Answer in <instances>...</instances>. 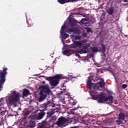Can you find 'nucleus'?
Masks as SVG:
<instances>
[{
    "mask_svg": "<svg viewBox=\"0 0 128 128\" xmlns=\"http://www.w3.org/2000/svg\"><path fill=\"white\" fill-rule=\"evenodd\" d=\"M54 104L50 102L43 104L41 105V108L43 109L40 110V112L38 114L33 116L32 119L35 120H42L46 116L44 110H50V108H54Z\"/></svg>",
    "mask_w": 128,
    "mask_h": 128,
    "instance_id": "1",
    "label": "nucleus"
},
{
    "mask_svg": "<svg viewBox=\"0 0 128 128\" xmlns=\"http://www.w3.org/2000/svg\"><path fill=\"white\" fill-rule=\"evenodd\" d=\"M92 98L96 100H98V102L99 104H102L104 102H110V104H112L114 102V99L112 98V96L109 95L108 96L106 97V95L103 93H101L98 95H92Z\"/></svg>",
    "mask_w": 128,
    "mask_h": 128,
    "instance_id": "2",
    "label": "nucleus"
},
{
    "mask_svg": "<svg viewBox=\"0 0 128 128\" xmlns=\"http://www.w3.org/2000/svg\"><path fill=\"white\" fill-rule=\"evenodd\" d=\"M20 93L16 92V90L13 91L7 100L8 106H16V102H18V100H20Z\"/></svg>",
    "mask_w": 128,
    "mask_h": 128,
    "instance_id": "3",
    "label": "nucleus"
},
{
    "mask_svg": "<svg viewBox=\"0 0 128 128\" xmlns=\"http://www.w3.org/2000/svg\"><path fill=\"white\" fill-rule=\"evenodd\" d=\"M90 46V44L88 43H86V44H84V46H83V48H82L80 50H72V54H75V56H78V58H81L82 57H80V54H88V48Z\"/></svg>",
    "mask_w": 128,
    "mask_h": 128,
    "instance_id": "4",
    "label": "nucleus"
},
{
    "mask_svg": "<svg viewBox=\"0 0 128 128\" xmlns=\"http://www.w3.org/2000/svg\"><path fill=\"white\" fill-rule=\"evenodd\" d=\"M2 68V70H0V92L4 88L3 86L6 82V76L8 74V68Z\"/></svg>",
    "mask_w": 128,
    "mask_h": 128,
    "instance_id": "5",
    "label": "nucleus"
},
{
    "mask_svg": "<svg viewBox=\"0 0 128 128\" xmlns=\"http://www.w3.org/2000/svg\"><path fill=\"white\" fill-rule=\"evenodd\" d=\"M64 76L62 75L57 74L54 76L49 77L48 80L52 86H56L60 83V80H63Z\"/></svg>",
    "mask_w": 128,
    "mask_h": 128,
    "instance_id": "6",
    "label": "nucleus"
},
{
    "mask_svg": "<svg viewBox=\"0 0 128 128\" xmlns=\"http://www.w3.org/2000/svg\"><path fill=\"white\" fill-rule=\"evenodd\" d=\"M87 42L88 40L86 39L81 41H73L74 44L70 45L69 48H81L82 47L83 48L84 46Z\"/></svg>",
    "mask_w": 128,
    "mask_h": 128,
    "instance_id": "7",
    "label": "nucleus"
},
{
    "mask_svg": "<svg viewBox=\"0 0 128 128\" xmlns=\"http://www.w3.org/2000/svg\"><path fill=\"white\" fill-rule=\"evenodd\" d=\"M39 88L40 90H41L40 92H42V94H46L47 96L52 92V91L50 88V86H48V84L40 86Z\"/></svg>",
    "mask_w": 128,
    "mask_h": 128,
    "instance_id": "8",
    "label": "nucleus"
},
{
    "mask_svg": "<svg viewBox=\"0 0 128 128\" xmlns=\"http://www.w3.org/2000/svg\"><path fill=\"white\" fill-rule=\"evenodd\" d=\"M68 122V120L66 118H64L63 116H61L60 118L56 122V124L60 126H63V124H64Z\"/></svg>",
    "mask_w": 128,
    "mask_h": 128,
    "instance_id": "9",
    "label": "nucleus"
},
{
    "mask_svg": "<svg viewBox=\"0 0 128 128\" xmlns=\"http://www.w3.org/2000/svg\"><path fill=\"white\" fill-rule=\"evenodd\" d=\"M35 126L36 121H34V119L32 118V119L29 122L26 128H34Z\"/></svg>",
    "mask_w": 128,
    "mask_h": 128,
    "instance_id": "10",
    "label": "nucleus"
},
{
    "mask_svg": "<svg viewBox=\"0 0 128 128\" xmlns=\"http://www.w3.org/2000/svg\"><path fill=\"white\" fill-rule=\"evenodd\" d=\"M47 96L48 95H46V94L40 92V97L38 98V102H44V100L46 98Z\"/></svg>",
    "mask_w": 128,
    "mask_h": 128,
    "instance_id": "11",
    "label": "nucleus"
},
{
    "mask_svg": "<svg viewBox=\"0 0 128 128\" xmlns=\"http://www.w3.org/2000/svg\"><path fill=\"white\" fill-rule=\"evenodd\" d=\"M54 110H56V109L52 108V111L47 112L46 120H48V118H50L52 117V114H54V112H56Z\"/></svg>",
    "mask_w": 128,
    "mask_h": 128,
    "instance_id": "12",
    "label": "nucleus"
},
{
    "mask_svg": "<svg viewBox=\"0 0 128 128\" xmlns=\"http://www.w3.org/2000/svg\"><path fill=\"white\" fill-rule=\"evenodd\" d=\"M102 48V58L103 60H104L106 58V46L104 44H101Z\"/></svg>",
    "mask_w": 128,
    "mask_h": 128,
    "instance_id": "13",
    "label": "nucleus"
},
{
    "mask_svg": "<svg viewBox=\"0 0 128 128\" xmlns=\"http://www.w3.org/2000/svg\"><path fill=\"white\" fill-rule=\"evenodd\" d=\"M93 84H94L92 82V80H88L86 84V86L88 88H89L90 90H92V88Z\"/></svg>",
    "mask_w": 128,
    "mask_h": 128,
    "instance_id": "14",
    "label": "nucleus"
},
{
    "mask_svg": "<svg viewBox=\"0 0 128 128\" xmlns=\"http://www.w3.org/2000/svg\"><path fill=\"white\" fill-rule=\"evenodd\" d=\"M124 118H126V116L124 114L123 112H120L119 114V116L118 117V120H124Z\"/></svg>",
    "mask_w": 128,
    "mask_h": 128,
    "instance_id": "15",
    "label": "nucleus"
},
{
    "mask_svg": "<svg viewBox=\"0 0 128 128\" xmlns=\"http://www.w3.org/2000/svg\"><path fill=\"white\" fill-rule=\"evenodd\" d=\"M114 7H110L108 10H106L107 14H110V16H112L114 14Z\"/></svg>",
    "mask_w": 128,
    "mask_h": 128,
    "instance_id": "16",
    "label": "nucleus"
},
{
    "mask_svg": "<svg viewBox=\"0 0 128 128\" xmlns=\"http://www.w3.org/2000/svg\"><path fill=\"white\" fill-rule=\"evenodd\" d=\"M30 94V90L26 88L24 89L22 92L23 96H28Z\"/></svg>",
    "mask_w": 128,
    "mask_h": 128,
    "instance_id": "17",
    "label": "nucleus"
},
{
    "mask_svg": "<svg viewBox=\"0 0 128 128\" xmlns=\"http://www.w3.org/2000/svg\"><path fill=\"white\" fill-rule=\"evenodd\" d=\"M101 80H102V82L100 81L98 82V84L100 88H104V86H106V83L104 82V81L102 79H101Z\"/></svg>",
    "mask_w": 128,
    "mask_h": 128,
    "instance_id": "18",
    "label": "nucleus"
},
{
    "mask_svg": "<svg viewBox=\"0 0 128 128\" xmlns=\"http://www.w3.org/2000/svg\"><path fill=\"white\" fill-rule=\"evenodd\" d=\"M58 2L61 4H66V2H70V0H58Z\"/></svg>",
    "mask_w": 128,
    "mask_h": 128,
    "instance_id": "19",
    "label": "nucleus"
},
{
    "mask_svg": "<svg viewBox=\"0 0 128 128\" xmlns=\"http://www.w3.org/2000/svg\"><path fill=\"white\" fill-rule=\"evenodd\" d=\"M68 34H72V32H74V34H76V30L74 28H72L71 29H69L68 30Z\"/></svg>",
    "mask_w": 128,
    "mask_h": 128,
    "instance_id": "20",
    "label": "nucleus"
},
{
    "mask_svg": "<svg viewBox=\"0 0 128 128\" xmlns=\"http://www.w3.org/2000/svg\"><path fill=\"white\" fill-rule=\"evenodd\" d=\"M70 49H68L63 50L62 54L64 56H67V54H70Z\"/></svg>",
    "mask_w": 128,
    "mask_h": 128,
    "instance_id": "21",
    "label": "nucleus"
},
{
    "mask_svg": "<svg viewBox=\"0 0 128 128\" xmlns=\"http://www.w3.org/2000/svg\"><path fill=\"white\" fill-rule=\"evenodd\" d=\"M66 26L64 24L62 28H61V30L60 31V33L61 34V36H62V34H64V28H66Z\"/></svg>",
    "mask_w": 128,
    "mask_h": 128,
    "instance_id": "22",
    "label": "nucleus"
},
{
    "mask_svg": "<svg viewBox=\"0 0 128 128\" xmlns=\"http://www.w3.org/2000/svg\"><path fill=\"white\" fill-rule=\"evenodd\" d=\"M69 104H71V106H76V101L72 100H70Z\"/></svg>",
    "mask_w": 128,
    "mask_h": 128,
    "instance_id": "23",
    "label": "nucleus"
},
{
    "mask_svg": "<svg viewBox=\"0 0 128 128\" xmlns=\"http://www.w3.org/2000/svg\"><path fill=\"white\" fill-rule=\"evenodd\" d=\"M88 20L86 18H82L80 21V24H87Z\"/></svg>",
    "mask_w": 128,
    "mask_h": 128,
    "instance_id": "24",
    "label": "nucleus"
},
{
    "mask_svg": "<svg viewBox=\"0 0 128 128\" xmlns=\"http://www.w3.org/2000/svg\"><path fill=\"white\" fill-rule=\"evenodd\" d=\"M91 50L92 52H96L98 50V48L97 47H92L91 48Z\"/></svg>",
    "mask_w": 128,
    "mask_h": 128,
    "instance_id": "25",
    "label": "nucleus"
},
{
    "mask_svg": "<svg viewBox=\"0 0 128 128\" xmlns=\"http://www.w3.org/2000/svg\"><path fill=\"white\" fill-rule=\"evenodd\" d=\"M63 36V38H64V40H66V38H68V36H70V35H68V34L64 33V34H62Z\"/></svg>",
    "mask_w": 128,
    "mask_h": 128,
    "instance_id": "26",
    "label": "nucleus"
},
{
    "mask_svg": "<svg viewBox=\"0 0 128 128\" xmlns=\"http://www.w3.org/2000/svg\"><path fill=\"white\" fill-rule=\"evenodd\" d=\"M92 88H94V90H99L100 89V87L94 84L92 86Z\"/></svg>",
    "mask_w": 128,
    "mask_h": 128,
    "instance_id": "27",
    "label": "nucleus"
},
{
    "mask_svg": "<svg viewBox=\"0 0 128 128\" xmlns=\"http://www.w3.org/2000/svg\"><path fill=\"white\" fill-rule=\"evenodd\" d=\"M6 110L4 111H0V116H2L6 114Z\"/></svg>",
    "mask_w": 128,
    "mask_h": 128,
    "instance_id": "28",
    "label": "nucleus"
},
{
    "mask_svg": "<svg viewBox=\"0 0 128 128\" xmlns=\"http://www.w3.org/2000/svg\"><path fill=\"white\" fill-rule=\"evenodd\" d=\"M122 120L120 119H118L116 120V124H118V126H120V124H122Z\"/></svg>",
    "mask_w": 128,
    "mask_h": 128,
    "instance_id": "29",
    "label": "nucleus"
},
{
    "mask_svg": "<svg viewBox=\"0 0 128 128\" xmlns=\"http://www.w3.org/2000/svg\"><path fill=\"white\" fill-rule=\"evenodd\" d=\"M70 24L71 26H76V22L74 21L70 20Z\"/></svg>",
    "mask_w": 128,
    "mask_h": 128,
    "instance_id": "30",
    "label": "nucleus"
},
{
    "mask_svg": "<svg viewBox=\"0 0 128 128\" xmlns=\"http://www.w3.org/2000/svg\"><path fill=\"white\" fill-rule=\"evenodd\" d=\"M38 128H46L44 124H40Z\"/></svg>",
    "mask_w": 128,
    "mask_h": 128,
    "instance_id": "31",
    "label": "nucleus"
},
{
    "mask_svg": "<svg viewBox=\"0 0 128 128\" xmlns=\"http://www.w3.org/2000/svg\"><path fill=\"white\" fill-rule=\"evenodd\" d=\"M78 110V108H74L73 109H71L70 110V112L74 114V110Z\"/></svg>",
    "mask_w": 128,
    "mask_h": 128,
    "instance_id": "32",
    "label": "nucleus"
},
{
    "mask_svg": "<svg viewBox=\"0 0 128 128\" xmlns=\"http://www.w3.org/2000/svg\"><path fill=\"white\" fill-rule=\"evenodd\" d=\"M122 88L124 89V88H128V85H126V84H123L122 85Z\"/></svg>",
    "mask_w": 128,
    "mask_h": 128,
    "instance_id": "33",
    "label": "nucleus"
},
{
    "mask_svg": "<svg viewBox=\"0 0 128 128\" xmlns=\"http://www.w3.org/2000/svg\"><path fill=\"white\" fill-rule=\"evenodd\" d=\"M87 32H92V29L90 28H87L86 29Z\"/></svg>",
    "mask_w": 128,
    "mask_h": 128,
    "instance_id": "34",
    "label": "nucleus"
},
{
    "mask_svg": "<svg viewBox=\"0 0 128 128\" xmlns=\"http://www.w3.org/2000/svg\"><path fill=\"white\" fill-rule=\"evenodd\" d=\"M28 114H30V111H26L25 112V116H28Z\"/></svg>",
    "mask_w": 128,
    "mask_h": 128,
    "instance_id": "35",
    "label": "nucleus"
},
{
    "mask_svg": "<svg viewBox=\"0 0 128 128\" xmlns=\"http://www.w3.org/2000/svg\"><path fill=\"white\" fill-rule=\"evenodd\" d=\"M78 2V0H69V2Z\"/></svg>",
    "mask_w": 128,
    "mask_h": 128,
    "instance_id": "36",
    "label": "nucleus"
},
{
    "mask_svg": "<svg viewBox=\"0 0 128 128\" xmlns=\"http://www.w3.org/2000/svg\"><path fill=\"white\" fill-rule=\"evenodd\" d=\"M4 104H0V108H4Z\"/></svg>",
    "mask_w": 128,
    "mask_h": 128,
    "instance_id": "37",
    "label": "nucleus"
},
{
    "mask_svg": "<svg viewBox=\"0 0 128 128\" xmlns=\"http://www.w3.org/2000/svg\"><path fill=\"white\" fill-rule=\"evenodd\" d=\"M87 56L88 58H92V54H90V55H88Z\"/></svg>",
    "mask_w": 128,
    "mask_h": 128,
    "instance_id": "38",
    "label": "nucleus"
},
{
    "mask_svg": "<svg viewBox=\"0 0 128 128\" xmlns=\"http://www.w3.org/2000/svg\"><path fill=\"white\" fill-rule=\"evenodd\" d=\"M2 100H4V98H1L0 99V102H2Z\"/></svg>",
    "mask_w": 128,
    "mask_h": 128,
    "instance_id": "39",
    "label": "nucleus"
},
{
    "mask_svg": "<svg viewBox=\"0 0 128 128\" xmlns=\"http://www.w3.org/2000/svg\"><path fill=\"white\" fill-rule=\"evenodd\" d=\"M83 36H86V33H84Z\"/></svg>",
    "mask_w": 128,
    "mask_h": 128,
    "instance_id": "40",
    "label": "nucleus"
},
{
    "mask_svg": "<svg viewBox=\"0 0 128 128\" xmlns=\"http://www.w3.org/2000/svg\"><path fill=\"white\" fill-rule=\"evenodd\" d=\"M124 2H128V0H124Z\"/></svg>",
    "mask_w": 128,
    "mask_h": 128,
    "instance_id": "41",
    "label": "nucleus"
},
{
    "mask_svg": "<svg viewBox=\"0 0 128 128\" xmlns=\"http://www.w3.org/2000/svg\"><path fill=\"white\" fill-rule=\"evenodd\" d=\"M110 20L111 23L114 22V20Z\"/></svg>",
    "mask_w": 128,
    "mask_h": 128,
    "instance_id": "42",
    "label": "nucleus"
},
{
    "mask_svg": "<svg viewBox=\"0 0 128 128\" xmlns=\"http://www.w3.org/2000/svg\"><path fill=\"white\" fill-rule=\"evenodd\" d=\"M2 125V122H0V126Z\"/></svg>",
    "mask_w": 128,
    "mask_h": 128,
    "instance_id": "43",
    "label": "nucleus"
},
{
    "mask_svg": "<svg viewBox=\"0 0 128 128\" xmlns=\"http://www.w3.org/2000/svg\"><path fill=\"white\" fill-rule=\"evenodd\" d=\"M72 16H74V14H74V13H72Z\"/></svg>",
    "mask_w": 128,
    "mask_h": 128,
    "instance_id": "44",
    "label": "nucleus"
},
{
    "mask_svg": "<svg viewBox=\"0 0 128 128\" xmlns=\"http://www.w3.org/2000/svg\"><path fill=\"white\" fill-rule=\"evenodd\" d=\"M22 108H18V110H21Z\"/></svg>",
    "mask_w": 128,
    "mask_h": 128,
    "instance_id": "45",
    "label": "nucleus"
},
{
    "mask_svg": "<svg viewBox=\"0 0 128 128\" xmlns=\"http://www.w3.org/2000/svg\"><path fill=\"white\" fill-rule=\"evenodd\" d=\"M70 120H72V118H69Z\"/></svg>",
    "mask_w": 128,
    "mask_h": 128,
    "instance_id": "46",
    "label": "nucleus"
},
{
    "mask_svg": "<svg viewBox=\"0 0 128 128\" xmlns=\"http://www.w3.org/2000/svg\"><path fill=\"white\" fill-rule=\"evenodd\" d=\"M44 76H42V78H44Z\"/></svg>",
    "mask_w": 128,
    "mask_h": 128,
    "instance_id": "47",
    "label": "nucleus"
},
{
    "mask_svg": "<svg viewBox=\"0 0 128 128\" xmlns=\"http://www.w3.org/2000/svg\"><path fill=\"white\" fill-rule=\"evenodd\" d=\"M43 84H44V82H43Z\"/></svg>",
    "mask_w": 128,
    "mask_h": 128,
    "instance_id": "48",
    "label": "nucleus"
}]
</instances>
